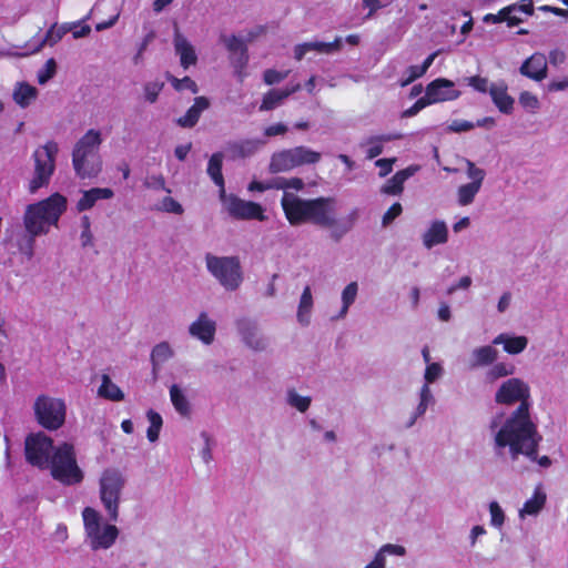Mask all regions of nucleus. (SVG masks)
<instances>
[{"label":"nucleus","mask_w":568,"mask_h":568,"mask_svg":"<svg viewBox=\"0 0 568 568\" xmlns=\"http://www.w3.org/2000/svg\"><path fill=\"white\" fill-rule=\"evenodd\" d=\"M215 333L216 322L206 312H201L189 325V334L204 345H211L214 342Z\"/></svg>","instance_id":"nucleus-19"},{"label":"nucleus","mask_w":568,"mask_h":568,"mask_svg":"<svg viewBox=\"0 0 568 568\" xmlns=\"http://www.w3.org/2000/svg\"><path fill=\"white\" fill-rule=\"evenodd\" d=\"M265 144L261 139H245L231 142L226 146V152L232 160L246 159L254 155Z\"/></svg>","instance_id":"nucleus-23"},{"label":"nucleus","mask_w":568,"mask_h":568,"mask_svg":"<svg viewBox=\"0 0 568 568\" xmlns=\"http://www.w3.org/2000/svg\"><path fill=\"white\" fill-rule=\"evenodd\" d=\"M460 97V92L454 89V82L447 79H436L426 87V93L423 97L428 105L453 101Z\"/></svg>","instance_id":"nucleus-18"},{"label":"nucleus","mask_w":568,"mask_h":568,"mask_svg":"<svg viewBox=\"0 0 568 568\" xmlns=\"http://www.w3.org/2000/svg\"><path fill=\"white\" fill-rule=\"evenodd\" d=\"M357 293L358 284L356 282H351L344 287L341 295L342 307L338 315L335 318H344L347 315L349 307L353 305L357 297Z\"/></svg>","instance_id":"nucleus-42"},{"label":"nucleus","mask_w":568,"mask_h":568,"mask_svg":"<svg viewBox=\"0 0 568 568\" xmlns=\"http://www.w3.org/2000/svg\"><path fill=\"white\" fill-rule=\"evenodd\" d=\"M125 474L116 467H108L102 470L98 480V493L109 519L116 521L120 515L122 494L126 486Z\"/></svg>","instance_id":"nucleus-7"},{"label":"nucleus","mask_w":568,"mask_h":568,"mask_svg":"<svg viewBox=\"0 0 568 568\" xmlns=\"http://www.w3.org/2000/svg\"><path fill=\"white\" fill-rule=\"evenodd\" d=\"M59 150V144L53 140H49L33 151V174L28 184V190L31 194L37 193L39 189L50 183L55 171V159Z\"/></svg>","instance_id":"nucleus-8"},{"label":"nucleus","mask_w":568,"mask_h":568,"mask_svg":"<svg viewBox=\"0 0 568 568\" xmlns=\"http://www.w3.org/2000/svg\"><path fill=\"white\" fill-rule=\"evenodd\" d=\"M159 210L174 214L183 213L182 205L171 196H166L161 201Z\"/></svg>","instance_id":"nucleus-56"},{"label":"nucleus","mask_w":568,"mask_h":568,"mask_svg":"<svg viewBox=\"0 0 568 568\" xmlns=\"http://www.w3.org/2000/svg\"><path fill=\"white\" fill-rule=\"evenodd\" d=\"M248 191L250 192H264L266 190H271V189H276L278 190V180L277 178L276 179H273L268 182H258V181H252L250 184H248Z\"/></svg>","instance_id":"nucleus-57"},{"label":"nucleus","mask_w":568,"mask_h":568,"mask_svg":"<svg viewBox=\"0 0 568 568\" xmlns=\"http://www.w3.org/2000/svg\"><path fill=\"white\" fill-rule=\"evenodd\" d=\"M170 400L175 412L182 417H190L192 404L189 399V390L181 384H172L169 388Z\"/></svg>","instance_id":"nucleus-25"},{"label":"nucleus","mask_w":568,"mask_h":568,"mask_svg":"<svg viewBox=\"0 0 568 568\" xmlns=\"http://www.w3.org/2000/svg\"><path fill=\"white\" fill-rule=\"evenodd\" d=\"M489 94L494 104L501 113L510 114L513 112L515 100L508 94L506 82H493Z\"/></svg>","instance_id":"nucleus-24"},{"label":"nucleus","mask_w":568,"mask_h":568,"mask_svg":"<svg viewBox=\"0 0 568 568\" xmlns=\"http://www.w3.org/2000/svg\"><path fill=\"white\" fill-rule=\"evenodd\" d=\"M313 306L314 301L312 290L310 286H305L300 297L296 312V320L300 325L308 326L311 324Z\"/></svg>","instance_id":"nucleus-33"},{"label":"nucleus","mask_w":568,"mask_h":568,"mask_svg":"<svg viewBox=\"0 0 568 568\" xmlns=\"http://www.w3.org/2000/svg\"><path fill=\"white\" fill-rule=\"evenodd\" d=\"M493 345H503V348L507 354L518 355L526 349L528 338L523 335L516 336L501 333L493 339Z\"/></svg>","instance_id":"nucleus-28"},{"label":"nucleus","mask_w":568,"mask_h":568,"mask_svg":"<svg viewBox=\"0 0 568 568\" xmlns=\"http://www.w3.org/2000/svg\"><path fill=\"white\" fill-rule=\"evenodd\" d=\"M221 41L223 42V44L230 52L240 53V57L237 58V60L235 62V68H236L237 75L242 80L245 77L244 69L248 61L245 41L236 36H233V34L232 36H222Z\"/></svg>","instance_id":"nucleus-22"},{"label":"nucleus","mask_w":568,"mask_h":568,"mask_svg":"<svg viewBox=\"0 0 568 568\" xmlns=\"http://www.w3.org/2000/svg\"><path fill=\"white\" fill-rule=\"evenodd\" d=\"M36 419L48 430H58L65 423L67 405L62 398L41 395L33 404Z\"/></svg>","instance_id":"nucleus-11"},{"label":"nucleus","mask_w":568,"mask_h":568,"mask_svg":"<svg viewBox=\"0 0 568 568\" xmlns=\"http://www.w3.org/2000/svg\"><path fill=\"white\" fill-rule=\"evenodd\" d=\"M499 352L493 345H483L475 347L470 353L469 368L476 369L494 364L498 358Z\"/></svg>","instance_id":"nucleus-27"},{"label":"nucleus","mask_w":568,"mask_h":568,"mask_svg":"<svg viewBox=\"0 0 568 568\" xmlns=\"http://www.w3.org/2000/svg\"><path fill=\"white\" fill-rule=\"evenodd\" d=\"M515 7H506L501 9L497 14H487L484 18L485 22H491V23H500L503 21H506L508 19L509 13L514 12Z\"/></svg>","instance_id":"nucleus-59"},{"label":"nucleus","mask_w":568,"mask_h":568,"mask_svg":"<svg viewBox=\"0 0 568 568\" xmlns=\"http://www.w3.org/2000/svg\"><path fill=\"white\" fill-rule=\"evenodd\" d=\"M308 45L311 51L329 54L342 49V39L336 38L333 42L313 41L308 42Z\"/></svg>","instance_id":"nucleus-47"},{"label":"nucleus","mask_w":568,"mask_h":568,"mask_svg":"<svg viewBox=\"0 0 568 568\" xmlns=\"http://www.w3.org/2000/svg\"><path fill=\"white\" fill-rule=\"evenodd\" d=\"M475 128V124L473 122L466 121V120H454L448 125V131L450 132H467Z\"/></svg>","instance_id":"nucleus-62"},{"label":"nucleus","mask_w":568,"mask_h":568,"mask_svg":"<svg viewBox=\"0 0 568 568\" xmlns=\"http://www.w3.org/2000/svg\"><path fill=\"white\" fill-rule=\"evenodd\" d=\"M403 207L400 203H394L383 215V226H388L396 217L402 214Z\"/></svg>","instance_id":"nucleus-58"},{"label":"nucleus","mask_w":568,"mask_h":568,"mask_svg":"<svg viewBox=\"0 0 568 568\" xmlns=\"http://www.w3.org/2000/svg\"><path fill=\"white\" fill-rule=\"evenodd\" d=\"M281 204L290 224L300 225L308 222L311 200H304L294 193H287L283 194Z\"/></svg>","instance_id":"nucleus-17"},{"label":"nucleus","mask_w":568,"mask_h":568,"mask_svg":"<svg viewBox=\"0 0 568 568\" xmlns=\"http://www.w3.org/2000/svg\"><path fill=\"white\" fill-rule=\"evenodd\" d=\"M399 135H387V136H378L372 138L366 143V154L368 159H374L378 156L383 152V142L390 141L393 139H397Z\"/></svg>","instance_id":"nucleus-46"},{"label":"nucleus","mask_w":568,"mask_h":568,"mask_svg":"<svg viewBox=\"0 0 568 568\" xmlns=\"http://www.w3.org/2000/svg\"><path fill=\"white\" fill-rule=\"evenodd\" d=\"M69 31L64 26L59 27L58 24L51 26L44 37H38L32 40V49L30 52H39L44 45H54L62 37Z\"/></svg>","instance_id":"nucleus-34"},{"label":"nucleus","mask_w":568,"mask_h":568,"mask_svg":"<svg viewBox=\"0 0 568 568\" xmlns=\"http://www.w3.org/2000/svg\"><path fill=\"white\" fill-rule=\"evenodd\" d=\"M286 402L298 412L305 413L311 406L312 398L298 394L295 389H288L286 393Z\"/></svg>","instance_id":"nucleus-44"},{"label":"nucleus","mask_w":568,"mask_h":568,"mask_svg":"<svg viewBox=\"0 0 568 568\" xmlns=\"http://www.w3.org/2000/svg\"><path fill=\"white\" fill-rule=\"evenodd\" d=\"M488 510L490 515V526L496 529H501L506 520V515L501 506L494 500L489 503Z\"/></svg>","instance_id":"nucleus-48"},{"label":"nucleus","mask_w":568,"mask_h":568,"mask_svg":"<svg viewBox=\"0 0 568 568\" xmlns=\"http://www.w3.org/2000/svg\"><path fill=\"white\" fill-rule=\"evenodd\" d=\"M548 65L545 54L536 52L526 59L519 72L534 81H541L547 77Z\"/></svg>","instance_id":"nucleus-20"},{"label":"nucleus","mask_w":568,"mask_h":568,"mask_svg":"<svg viewBox=\"0 0 568 568\" xmlns=\"http://www.w3.org/2000/svg\"><path fill=\"white\" fill-rule=\"evenodd\" d=\"M24 456L30 465L49 470L52 478L62 485L75 486L84 479L72 443L54 445L53 439L43 432L31 433L24 439Z\"/></svg>","instance_id":"nucleus-1"},{"label":"nucleus","mask_w":568,"mask_h":568,"mask_svg":"<svg viewBox=\"0 0 568 568\" xmlns=\"http://www.w3.org/2000/svg\"><path fill=\"white\" fill-rule=\"evenodd\" d=\"M486 534H487V530L483 525L473 526L471 529L469 530V535H468L469 546L471 548H474L477 545V542L479 541V539L481 537H484Z\"/></svg>","instance_id":"nucleus-60"},{"label":"nucleus","mask_w":568,"mask_h":568,"mask_svg":"<svg viewBox=\"0 0 568 568\" xmlns=\"http://www.w3.org/2000/svg\"><path fill=\"white\" fill-rule=\"evenodd\" d=\"M406 548L397 544H385L375 554L374 558L364 568H385L388 556L404 557Z\"/></svg>","instance_id":"nucleus-30"},{"label":"nucleus","mask_w":568,"mask_h":568,"mask_svg":"<svg viewBox=\"0 0 568 568\" xmlns=\"http://www.w3.org/2000/svg\"><path fill=\"white\" fill-rule=\"evenodd\" d=\"M428 104L426 103V101L424 100V98L422 97L420 99H418L410 108H408L407 110H405L403 113H402V116L403 118H412L414 115H416L419 111H422L424 108H426Z\"/></svg>","instance_id":"nucleus-64"},{"label":"nucleus","mask_w":568,"mask_h":568,"mask_svg":"<svg viewBox=\"0 0 568 568\" xmlns=\"http://www.w3.org/2000/svg\"><path fill=\"white\" fill-rule=\"evenodd\" d=\"M490 432L494 452L498 457H508L515 462L523 455L542 468H548L551 465V459L548 456L539 457L537 454L541 435L537 425L527 415L526 406H523L506 423L500 425L497 420L490 423Z\"/></svg>","instance_id":"nucleus-2"},{"label":"nucleus","mask_w":568,"mask_h":568,"mask_svg":"<svg viewBox=\"0 0 568 568\" xmlns=\"http://www.w3.org/2000/svg\"><path fill=\"white\" fill-rule=\"evenodd\" d=\"M288 75V71L280 72L273 69H268L264 72V81L266 84L278 83Z\"/></svg>","instance_id":"nucleus-61"},{"label":"nucleus","mask_w":568,"mask_h":568,"mask_svg":"<svg viewBox=\"0 0 568 568\" xmlns=\"http://www.w3.org/2000/svg\"><path fill=\"white\" fill-rule=\"evenodd\" d=\"M424 74V68H420V65H410L405 70L403 78L399 81V84L400 87H406L416 79L423 77Z\"/></svg>","instance_id":"nucleus-53"},{"label":"nucleus","mask_w":568,"mask_h":568,"mask_svg":"<svg viewBox=\"0 0 568 568\" xmlns=\"http://www.w3.org/2000/svg\"><path fill=\"white\" fill-rule=\"evenodd\" d=\"M84 541L94 551L110 549L119 537V528L109 523L103 515L93 507L82 510Z\"/></svg>","instance_id":"nucleus-6"},{"label":"nucleus","mask_w":568,"mask_h":568,"mask_svg":"<svg viewBox=\"0 0 568 568\" xmlns=\"http://www.w3.org/2000/svg\"><path fill=\"white\" fill-rule=\"evenodd\" d=\"M423 245L432 248L448 241V227L444 221H433L422 236Z\"/></svg>","instance_id":"nucleus-26"},{"label":"nucleus","mask_w":568,"mask_h":568,"mask_svg":"<svg viewBox=\"0 0 568 568\" xmlns=\"http://www.w3.org/2000/svg\"><path fill=\"white\" fill-rule=\"evenodd\" d=\"M57 64L53 59H49L43 68L38 71L37 78L40 84L47 83L55 74Z\"/></svg>","instance_id":"nucleus-54"},{"label":"nucleus","mask_w":568,"mask_h":568,"mask_svg":"<svg viewBox=\"0 0 568 568\" xmlns=\"http://www.w3.org/2000/svg\"><path fill=\"white\" fill-rule=\"evenodd\" d=\"M467 83L469 87H471L474 90L480 93H489L491 83L488 81L487 78H483L479 75L469 77L467 79Z\"/></svg>","instance_id":"nucleus-55"},{"label":"nucleus","mask_w":568,"mask_h":568,"mask_svg":"<svg viewBox=\"0 0 568 568\" xmlns=\"http://www.w3.org/2000/svg\"><path fill=\"white\" fill-rule=\"evenodd\" d=\"M236 332L242 343L254 352H263L268 346V341L258 328L255 321L242 317L235 321Z\"/></svg>","instance_id":"nucleus-16"},{"label":"nucleus","mask_w":568,"mask_h":568,"mask_svg":"<svg viewBox=\"0 0 568 568\" xmlns=\"http://www.w3.org/2000/svg\"><path fill=\"white\" fill-rule=\"evenodd\" d=\"M485 373V379L494 383L499 378L510 376L515 373V366L506 362H495Z\"/></svg>","instance_id":"nucleus-41"},{"label":"nucleus","mask_w":568,"mask_h":568,"mask_svg":"<svg viewBox=\"0 0 568 568\" xmlns=\"http://www.w3.org/2000/svg\"><path fill=\"white\" fill-rule=\"evenodd\" d=\"M308 206L311 209L308 222L328 229L331 237L335 241L347 234L358 217V211L353 210L346 217L336 219V201L334 197L311 199Z\"/></svg>","instance_id":"nucleus-4"},{"label":"nucleus","mask_w":568,"mask_h":568,"mask_svg":"<svg viewBox=\"0 0 568 568\" xmlns=\"http://www.w3.org/2000/svg\"><path fill=\"white\" fill-rule=\"evenodd\" d=\"M81 225V234L80 242L83 247H89L93 245V234L91 232V222L89 216L83 215L80 221Z\"/></svg>","instance_id":"nucleus-51"},{"label":"nucleus","mask_w":568,"mask_h":568,"mask_svg":"<svg viewBox=\"0 0 568 568\" xmlns=\"http://www.w3.org/2000/svg\"><path fill=\"white\" fill-rule=\"evenodd\" d=\"M210 101L205 97H197L194 100L193 105L186 111V113L176 120V123L182 128H193L203 111L209 109Z\"/></svg>","instance_id":"nucleus-31"},{"label":"nucleus","mask_w":568,"mask_h":568,"mask_svg":"<svg viewBox=\"0 0 568 568\" xmlns=\"http://www.w3.org/2000/svg\"><path fill=\"white\" fill-rule=\"evenodd\" d=\"M466 168V175L469 180L468 183L462 184L457 189V202L460 206H467L471 204L476 195L481 190L486 172L484 169L477 166L470 160H464Z\"/></svg>","instance_id":"nucleus-14"},{"label":"nucleus","mask_w":568,"mask_h":568,"mask_svg":"<svg viewBox=\"0 0 568 568\" xmlns=\"http://www.w3.org/2000/svg\"><path fill=\"white\" fill-rule=\"evenodd\" d=\"M222 162L223 154L217 152L210 158L207 165V174L211 176L213 182L220 187V197L225 196L224 179L222 174Z\"/></svg>","instance_id":"nucleus-38"},{"label":"nucleus","mask_w":568,"mask_h":568,"mask_svg":"<svg viewBox=\"0 0 568 568\" xmlns=\"http://www.w3.org/2000/svg\"><path fill=\"white\" fill-rule=\"evenodd\" d=\"M300 88V84H295L292 88L285 90H271L264 95L260 110L268 111L276 108L282 103L284 99L298 91Z\"/></svg>","instance_id":"nucleus-36"},{"label":"nucleus","mask_w":568,"mask_h":568,"mask_svg":"<svg viewBox=\"0 0 568 568\" xmlns=\"http://www.w3.org/2000/svg\"><path fill=\"white\" fill-rule=\"evenodd\" d=\"M114 193L109 187H93L82 192V196L77 203V209L80 212L88 211L94 206L99 200H109L113 197Z\"/></svg>","instance_id":"nucleus-29"},{"label":"nucleus","mask_w":568,"mask_h":568,"mask_svg":"<svg viewBox=\"0 0 568 568\" xmlns=\"http://www.w3.org/2000/svg\"><path fill=\"white\" fill-rule=\"evenodd\" d=\"M102 143L101 133L91 129L75 143L72 150V166L80 179H93L102 171V159L99 148Z\"/></svg>","instance_id":"nucleus-5"},{"label":"nucleus","mask_w":568,"mask_h":568,"mask_svg":"<svg viewBox=\"0 0 568 568\" xmlns=\"http://www.w3.org/2000/svg\"><path fill=\"white\" fill-rule=\"evenodd\" d=\"M175 53L180 58V64L183 69H189L197 62V55L193 44L184 37L179 29H175L173 36Z\"/></svg>","instance_id":"nucleus-21"},{"label":"nucleus","mask_w":568,"mask_h":568,"mask_svg":"<svg viewBox=\"0 0 568 568\" xmlns=\"http://www.w3.org/2000/svg\"><path fill=\"white\" fill-rule=\"evenodd\" d=\"M321 159L320 152L304 145L283 149L272 154L268 171L271 173L290 172L302 165L316 164Z\"/></svg>","instance_id":"nucleus-9"},{"label":"nucleus","mask_w":568,"mask_h":568,"mask_svg":"<svg viewBox=\"0 0 568 568\" xmlns=\"http://www.w3.org/2000/svg\"><path fill=\"white\" fill-rule=\"evenodd\" d=\"M169 81L176 91L190 90L192 93H197L199 91L197 84L189 77L178 79L170 75Z\"/></svg>","instance_id":"nucleus-52"},{"label":"nucleus","mask_w":568,"mask_h":568,"mask_svg":"<svg viewBox=\"0 0 568 568\" xmlns=\"http://www.w3.org/2000/svg\"><path fill=\"white\" fill-rule=\"evenodd\" d=\"M529 387L528 385L519 379V378H509L506 382H504L495 395V400L498 404H505V405H511L517 402L520 403L518 408L514 410L509 416H507L504 420H501L500 417H495L493 422L497 420V423L500 425L503 423H506L508 419H510L523 406H526L527 415L530 417L529 414Z\"/></svg>","instance_id":"nucleus-12"},{"label":"nucleus","mask_w":568,"mask_h":568,"mask_svg":"<svg viewBox=\"0 0 568 568\" xmlns=\"http://www.w3.org/2000/svg\"><path fill=\"white\" fill-rule=\"evenodd\" d=\"M174 357V349L169 342L156 344L151 351V364L153 372H158L161 366Z\"/></svg>","instance_id":"nucleus-35"},{"label":"nucleus","mask_w":568,"mask_h":568,"mask_svg":"<svg viewBox=\"0 0 568 568\" xmlns=\"http://www.w3.org/2000/svg\"><path fill=\"white\" fill-rule=\"evenodd\" d=\"M546 494L541 488H536L531 498H529L519 509V517L524 519L526 516H536L545 506Z\"/></svg>","instance_id":"nucleus-39"},{"label":"nucleus","mask_w":568,"mask_h":568,"mask_svg":"<svg viewBox=\"0 0 568 568\" xmlns=\"http://www.w3.org/2000/svg\"><path fill=\"white\" fill-rule=\"evenodd\" d=\"M164 88V82L161 80L148 81L143 84V98L148 103H155L160 93Z\"/></svg>","instance_id":"nucleus-45"},{"label":"nucleus","mask_w":568,"mask_h":568,"mask_svg":"<svg viewBox=\"0 0 568 568\" xmlns=\"http://www.w3.org/2000/svg\"><path fill=\"white\" fill-rule=\"evenodd\" d=\"M38 97V90L28 83H18L13 90V100L21 108H28Z\"/></svg>","instance_id":"nucleus-40"},{"label":"nucleus","mask_w":568,"mask_h":568,"mask_svg":"<svg viewBox=\"0 0 568 568\" xmlns=\"http://www.w3.org/2000/svg\"><path fill=\"white\" fill-rule=\"evenodd\" d=\"M443 375V367L439 363H430L426 366L424 379L425 383L419 390V402L405 423L406 428H410L418 418L425 415L430 405L434 404V396L429 385L436 382Z\"/></svg>","instance_id":"nucleus-13"},{"label":"nucleus","mask_w":568,"mask_h":568,"mask_svg":"<svg viewBox=\"0 0 568 568\" xmlns=\"http://www.w3.org/2000/svg\"><path fill=\"white\" fill-rule=\"evenodd\" d=\"M418 170L417 166H409L398 171L382 187V192L389 195H398L404 190V183Z\"/></svg>","instance_id":"nucleus-32"},{"label":"nucleus","mask_w":568,"mask_h":568,"mask_svg":"<svg viewBox=\"0 0 568 568\" xmlns=\"http://www.w3.org/2000/svg\"><path fill=\"white\" fill-rule=\"evenodd\" d=\"M519 104L529 113H536L540 109L538 97L529 91H523L518 98Z\"/></svg>","instance_id":"nucleus-49"},{"label":"nucleus","mask_w":568,"mask_h":568,"mask_svg":"<svg viewBox=\"0 0 568 568\" xmlns=\"http://www.w3.org/2000/svg\"><path fill=\"white\" fill-rule=\"evenodd\" d=\"M146 418L150 423L146 430V437L151 443H155L159 439V435L163 425L161 415L153 409L148 410Z\"/></svg>","instance_id":"nucleus-43"},{"label":"nucleus","mask_w":568,"mask_h":568,"mask_svg":"<svg viewBox=\"0 0 568 568\" xmlns=\"http://www.w3.org/2000/svg\"><path fill=\"white\" fill-rule=\"evenodd\" d=\"M98 396L111 402H121L124 399V393L106 374H103L101 377Z\"/></svg>","instance_id":"nucleus-37"},{"label":"nucleus","mask_w":568,"mask_h":568,"mask_svg":"<svg viewBox=\"0 0 568 568\" xmlns=\"http://www.w3.org/2000/svg\"><path fill=\"white\" fill-rule=\"evenodd\" d=\"M67 207L68 200L60 193L27 205L22 219L27 234L32 239L47 235L51 227H58Z\"/></svg>","instance_id":"nucleus-3"},{"label":"nucleus","mask_w":568,"mask_h":568,"mask_svg":"<svg viewBox=\"0 0 568 568\" xmlns=\"http://www.w3.org/2000/svg\"><path fill=\"white\" fill-rule=\"evenodd\" d=\"M568 89V77L561 79H554L547 84L549 92H559Z\"/></svg>","instance_id":"nucleus-63"},{"label":"nucleus","mask_w":568,"mask_h":568,"mask_svg":"<svg viewBox=\"0 0 568 568\" xmlns=\"http://www.w3.org/2000/svg\"><path fill=\"white\" fill-rule=\"evenodd\" d=\"M278 190L283 191V194L293 193L294 191H301L304 187V181L301 178H277Z\"/></svg>","instance_id":"nucleus-50"},{"label":"nucleus","mask_w":568,"mask_h":568,"mask_svg":"<svg viewBox=\"0 0 568 568\" xmlns=\"http://www.w3.org/2000/svg\"><path fill=\"white\" fill-rule=\"evenodd\" d=\"M221 201L229 214L237 220H265L263 207L255 202L226 194Z\"/></svg>","instance_id":"nucleus-15"},{"label":"nucleus","mask_w":568,"mask_h":568,"mask_svg":"<svg viewBox=\"0 0 568 568\" xmlns=\"http://www.w3.org/2000/svg\"><path fill=\"white\" fill-rule=\"evenodd\" d=\"M209 272L226 291L237 290L243 282L241 264L235 256L206 255Z\"/></svg>","instance_id":"nucleus-10"}]
</instances>
